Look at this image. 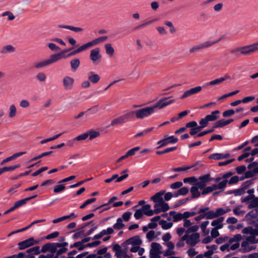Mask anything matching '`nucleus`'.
Wrapping results in <instances>:
<instances>
[{
    "instance_id": "obj_46",
    "label": "nucleus",
    "mask_w": 258,
    "mask_h": 258,
    "mask_svg": "<svg viewBox=\"0 0 258 258\" xmlns=\"http://www.w3.org/2000/svg\"><path fill=\"white\" fill-rule=\"evenodd\" d=\"M225 80V78H220L207 83V85H216L220 84Z\"/></svg>"
},
{
    "instance_id": "obj_14",
    "label": "nucleus",
    "mask_w": 258,
    "mask_h": 258,
    "mask_svg": "<svg viewBox=\"0 0 258 258\" xmlns=\"http://www.w3.org/2000/svg\"><path fill=\"white\" fill-rule=\"evenodd\" d=\"M142 243V241L140 238V237L138 235L134 236L133 237H132L128 239H127L126 241H125L123 244L125 245H130L132 244L133 246L137 245L139 246L141 245Z\"/></svg>"
},
{
    "instance_id": "obj_40",
    "label": "nucleus",
    "mask_w": 258,
    "mask_h": 258,
    "mask_svg": "<svg viewBox=\"0 0 258 258\" xmlns=\"http://www.w3.org/2000/svg\"><path fill=\"white\" fill-rule=\"evenodd\" d=\"M27 253H31L33 252L34 254H38L41 253V250H39V246H36L35 247H31L27 249L26 251Z\"/></svg>"
},
{
    "instance_id": "obj_2",
    "label": "nucleus",
    "mask_w": 258,
    "mask_h": 258,
    "mask_svg": "<svg viewBox=\"0 0 258 258\" xmlns=\"http://www.w3.org/2000/svg\"><path fill=\"white\" fill-rule=\"evenodd\" d=\"M227 183V180H223L218 184H213L212 186L205 187L204 189H203L201 194L202 195H206L210 194V192H212L215 190L222 189L226 186Z\"/></svg>"
},
{
    "instance_id": "obj_13",
    "label": "nucleus",
    "mask_w": 258,
    "mask_h": 258,
    "mask_svg": "<svg viewBox=\"0 0 258 258\" xmlns=\"http://www.w3.org/2000/svg\"><path fill=\"white\" fill-rule=\"evenodd\" d=\"M201 86H197L195 88H192L184 92L183 94L180 97V99H183L190 96L197 94L202 90Z\"/></svg>"
},
{
    "instance_id": "obj_64",
    "label": "nucleus",
    "mask_w": 258,
    "mask_h": 258,
    "mask_svg": "<svg viewBox=\"0 0 258 258\" xmlns=\"http://www.w3.org/2000/svg\"><path fill=\"white\" fill-rule=\"evenodd\" d=\"M235 113V110L234 109H229L224 111L222 113V115L223 117H227L229 116H231Z\"/></svg>"
},
{
    "instance_id": "obj_42",
    "label": "nucleus",
    "mask_w": 258,
    "mask_h": 258,
    "mask_svg": "<svg viewBox=\"0 0 258 258\" xmlns=\"http://www.w3.org/2000/svg\"><path fill=\"white\" fill-rule=\"evenodd\" d=\"M117 199V197H115V196H114V197H112L111 198H110L108 203H106V204H104L98 207H97L96 208H95V209H94L93 210V211H96V210H98V209H101L102 208L104 207V206H109L111 203H112V202H113L114 201L116 200Z\"/></svg>"
},
{
    "instance_id": "obj_47",
    "label": "nucleus",
    "mask_w": 258,
    "mask_h": 258,
    "mask_svg": "<svg viewBox=\"0 0 258 258\" xmlns=\"http://www.w3.org/2000/svg\"><path fill=\"white\" fill-rule=\"evenodd\" d=\"M9 109L10 112L9 114V116L10 118H13L14 116H15L17 112V109L15 105L14 104L11 105Z\"/></svg>"
},
{
    "instance_id": "obj_58",
    "label": "nucleus",
    "mask_w": 258,
    "mask_h": 258,
    "mask_svg": "<svg viewBox=\"0 0 258 258\" xmlns=\"http://www.w3.org/2000/svg\"><path fill=\"white\" fill-rule=\"evenodd\" d=\"M239 180V178L238 176L235 175L232 176L228 181L227 180V183H228L230 185H232L234 184H236Z\"/></svg>"
},
{
    "instance_id": "obj_33",
    "label": "nucleus",
    "mask_w": 258,
    "mask_h": 258,
    "mask_svg": "<svg viewBox=\"0 0 258 258\" xmlns=\"http://www.w3.org/2000/svg\"><path fill=\"white\" fill-rule=\"evenodd\" d=\"M159 224L161 225L162 228L164 230H167L170 229L173 226V223L171 222H167L164 220H161Z\"/></svg>"
},
{
    "instance_id": "obj_45",
    "label": "nucleus",
    "mask_w": 258,
    "mask_h": 258,
    "mask_svg": "<svg viewBox=\"0 0 258 258\" xmlns=\"http://www.w3.org/2000/svg\"><path fill=\"white\" fill-rule=\"evenodd\" d=\"M123 122L122 119L120 116L119 117L113 119L111 121L110 124L108 126V127H110L111 126H114L116 125L121 124H123Z\"/></svg>"
},
{
    "instance_id": "obj_35",
    "label": "nucleus",
    "mask_w": 258,
    "mask_h": 258,
    "mask_svg": "<svg viewBox=\"0 0 258 258\" xmlns=\"http://www.w3.org/2000/svg\"><path fill=\"white\" fill-rule=\"evenodd\" d=\"M88 133V137H89L90 140H92L93 139L98 137L100 136V133L98 131H96L93 130H90L87 132Z\"/></svg>"
},
{
    "instance_id": "obj_49",
    "label": "nucleus",
    "mask_w": 258,
    "mask_h": 258,
    "mask_svg": "<svg viewBox=\"0 0 258 258\" xmlns=\"http://www.w3.org/2000/svg\"><path fill=\"white\" fill-rule=\"evenodd\" d=\"M96 201V199L95 198L88 199L80 206V208L81 209H84L87 205L94 203Z\"/></svg>"
},
{
    "instance_id": "obj_31",
    "label": "nucleus",
    "mask_w": 258,
    "mask_h": 258,
    "mask_svg": "<svg viewBox=\"0 0 258 258\" xmlns=\"http://www.w3.org/2000/svg\"><path fill=\"white\" fill-rule=\"evenodd\" d=\"M101 242L99 240L95 241L90 243H88L86 244H84V246H80L78 248L79 251H82L86 247H93L99 245Z\"/></svg>"
},
{
    "instance_id": "obj_21",
    "label": "nucleus",
    "mask_w": 258,
    "mask_h": 258,
    "mask_svg": "<svg viewBox=\"0 0 258 258\" xmlns=\"http://www.w3.org/2000/svg\"><path fill=\"white\" fill-rule=\"evenodd\" d=\"M229 156L230 154L229 153H214L210 155L209 156V158L215 160H219L227 158Z\"/></svg>"
},
{
    "instance_id": "obj_17",
    "label": "nucleus",
    "mask_w": 258,
    "mask_h": 258,
    "mask_svg": "<svg viewBox=\"0 0 258 258\" xmlns=\"http://www.w3.org/2000/svg\"><path fill=\"white\" fill-rule=\"evenodd\" d=\"M200 241V234L199 233H194L189 235L188 239L187 240V243L191 246H195Z\"/></svg>"
},
{
    "instance_id": "obj_50",
    "label": "nucleus",
    "mask_w": 258,
    "mask_h": 258,
    "mask_svg": "<svg viewBox=\"0 0 258 258\" xmlns=\"http://www.w3.org/2000/svg\"><path fill=\"white\" fill-rule=\"evenodd\" d=\"M195 165H192L190 166H185V167H177V168H173L172 169V171L174 172H180V171H186L187 170L190 169L191 168L194 167Z\"/></svg>"
},
{
    "instance_id": "obj_34",
    "label": "nucleus",
    "mask_w": 258,
    "mask_h": 258,
    "mask_svg": "<svg viewBox=\"0 0 258 258\" xmlns=\"http://www.w3.org/2000/svg\"><path fill=\"white\" fill-rule=\"evenodd\" d=\"M124 226L122 222V219L118 218L116 220V223L113 225V227L115 230H120L123 228Z\"/></svg>"
},
{
    "instance_id": "obj_22",
    "label": "nucleus",
    "mask_w": 258,
    "mask_h": 258,
    "mask_svg": "<svg viewBox=\"0 0 258 258\" xmlns=\"http://www.w3.org/2000/svg\"><path fill=\"white\" fill-rule=\"evenodd\" d=\"M88 77L90 82L93 84H96L100 79V76L98 74H95L92 71L88 73Z\"/></svg>"
},
{
    "instance_id": "obj_48",
    "label": "nucleus",
    "mask_w": 258,
    "mask_h": 258,
    "mask_svg": "<svg viewBox=\"0 0 258 258\" xmlns=\"http://www.w3.org/2000/svg\"><path fill=\"white\" fill-rule=\"evenodd\" d=\"M153 127L146 128V129L144 130V131H143L142 132H141L137 134L135 136V137L138 138L139 137L145 136V135H147L148 133H149L150 132H151L153 130Z\"/></svg>"
},
{
    "instance_id": "obj_55",
    "label": "nucleus",
    "mask_w": 258,
    "mask_h": 258,
    "mask_svg": "<svg viewBox=\"0 0 258 258\" xmlns=\"http://www.w3.org/2000/svg\"><path fill=\"white\" fill-rule=\"evenodd\" d=\"M197 178L195 176H191L189 177L184 178L183 180V181L184 183H195L196 181H197Z\"/></svg>"
},
{
    "instance_id": "obj_7",
    "label": "nucleus",
    "mask_w": 258,
    "mask_h": 258,
    "mask_svg": "<svg viewBox=\"0 0 258 258\" xmlns=\"http://www.w3.org/2000/svg\"><path fill=\"white\" fill-rule=\"evenodd\" d=\"M40 241V240H35L34 238L31 237L29 239L18 243V249L19 250L25 249V248L31 246L34 244H38Z\"/></svg>"
},
{
    "instance_id": "obj_36",
    "label": "nucleus",
    "mask_w": 258,
    "mask_h": 258,
    "mask_svg": "<svg viewBox=\"0 0 258 258\" xmlns=\"http://www.w3.org/2000/svg\"><path fill=\"white\" fill-rule=\"evenodd\" d=\"M159 207H161L162 210L163 212L167 211L170 209V207L168 205V204L167 203H165L164 202V201H163L160 204H155L154 205V208Z\"/></svg>"
},
{
    "instance_id": "obj_12",
    "label": "nucleus",
    "mask_w": 258,
    "mask_h": 258,
    "mask_svg": "<svg viewBox=\"0 0 258 258\" xmlns=\"http://www.w3.org/2000/svg\"><path fill=\"white\" fill-rule=\"evenodd\" d=\"M56 242L47 243L43 245L41 249V252L45 253L49 251L50 253H55L56 251L57 246Z\"/></svg>"
},
{
    "instance_id": "obj_38",
    "label": "nucleus",
    "mask_w": 258,
    "mask_h": 258,
    "mask_svg": "<svg viewBox=\"0 0 258 258\" xmlns=\"http://www.w3.org/2000/svg\"><path fill=\"white\" fill-rule=\"evenodd\" d=\"M177 146L167 148L163 151H157L156 152V153L158 155H162V154L168 153L170 152L174 151L176 150L177 149Z\"/></svg>"
},
{
    "instance_id": "obj_1",
    "label": "nucleus",
    "mask_w": 258,
    "mask_h": 258,
    "mask_svg": "<svg viewBox=\"0 0 258 258\" xmlns=\"http://www.w3.org/2000/svg\"><path fill=\"white\" fill-rule=\"evenodd\" d=\"M155 110L154 106L146 107L135 111V115L139 119H143L151 115Z\"/></svg>"
},
{
    "instance_id": "obj_20",
    "label": "nucleus",
    "mask_w": 258,
    "mask_h": 258,
    "mask_svg": "<svg viewBox=\"0 0 258 258\" xmlns=\"http://www.w3.org/2000/svg\"><path fill=\"white\" fill-rule=\"evenodd\" d=\"M122 120L124 123L132 120L135 117L134 111H127L125 113L120 116Z\"/></svg>"
},
{
    "instance_id": "obj_57",
    "label": "nucleus",
    "mask_w": 258,
    "mask_h": 258,
    "mask_svg": "<svg viewBox=\"0 0 258 258\" xmlns=\"http://www.w3.org/2000/svg\"><path fill=\"white\" fill-rule=\"evenodd\" d=\"M241 239V235L240 234L235 235L233 237L229 240V243H232L233 242H238Z\"/></svg>"
},
{
    "instance_id": "obj_24",
    "label": "nucleus",
    "mask_w": 258,
    "mask_h": 258,
    "mask_svg": "<svg viewBox=\"0 0 258 258\" xmlns=\"http://www.w3.org/2000/svg\"><path fill=\"white\" fill-rule=\"evenodd\" d=\"M224 217H220L213 221L211 223V225L215 227L214 228L218 229H221L223 227V224L222 223L224 221Z\"/></svg>"
},
{
    "instance_id": "obj_25",
    "label": "nucleus",
    "mask_w": 258,
    "mask_h": 258,
    "mask_svg": "<svg viewBox=\"0 0 258 258\" xmlns=\"http://www.w3.org/2000/svg\"><path fill=\"white\" fill-rule=\"evenodd\" d=\"M87 49V48L85 44H84L82 45V46L79 47L78 48L74 50V51H71L66 56H64V57L66 58V57H71L72 56H74V55H76V54L80 53V52H81L83 51H85Z\"/></svg>"
},
{
    "instance_id": "obj_43",
    "label": "nucleus",
    "mask_w": 258,
    "mask_h": 258,
    "mask_svg": "<svg viewBox=\"0 0 258 258\" xmlns=\"http://www.w3.org/2000/svg\"><path fill=\"white\" fill-rule=\"evenodd\" d=\"M52 153V151H48V152H43L42 153H41L40 155L37 156H36V157H34V158H32L30 161L29 162H32V161H36L38 159H39L43 157H45V156H48L49 155H50L51 153Z\"/></svg>"
},
{
    "instance_id": "obj_41",
    "label": "nucleus",
    "mask_w": 258,
    "mask_h": 258,
    "mask_svg": "<svg viewBox=\"0 0 258 258\" xmlns=\"http://www.w3.org/2000/svg\"><path fill=\"white\" fill-rule=\"evenodd\" d=\"M242 233L245 234L254 235V230L251 226H248L242 230Z\"/></svg>"
},
{
    "instance_id": "obj_30",
    "label": "nucleus",
    "mask_w": 258,
    "mask_h": 258,
    "mask_svg": "<svg viewBox=\"0 0 258 258\" xmlns=\"http://www.w3.org/2000/svg\"><path fill=\"white\" fill-rule=\"evenodd\" d=\"M15 51V48L13 46L11 45H8L2 47L0 52L2 54H6L7 53L13 52Z\"/></svg>"
},
{
    "instance_id": "obj_32",
    "label": "nucleus",
    "mask_w": 258,
    "mask_h": 258,
    "mask_svg": "<svg viewBox=\"0 0 258 258\" xmlns=\"http://www.w3.org/2000/svg\"><path fill=\"white\" fill-rule=\"evenodd\" d=\"M160 219V216H156L151 219V222L148 224V226L150 229H153L156 228L158 224L156 222L158 221Z\"/></svg>"
},
{
    "instance_id": "obj_6",
    "label": "nucleus",
    "mask_w": 258,
    "mask_h": 258,
    "mask_svg": "<svg viewBox=\"0 0 258 258\" xmlns=\"http://www.w3.org/2000/svg\"><path fill=\"white\" fill-rule=\"evenodd\" d=\"M177 142L178 139L177 138L174 137L173 136H171L158 141L157 144L158 146L157 148L160 149L169 144L176 143Z\"/></svg>"
},
{
    "instance_id": "obj_56",
    "label": "nucleus",
    "mask_w": 258,
    "mask_h": 258,
    "mask_svg": "<svg viewBox=\"0 0 258 258\" xmlns=\"http://www.w3.org/2000/svg\"><path fill=\"white\" fill-rule=\"evenodd\" d=\"M36 79L40 82H44L46 79V76L44 73H38L36 76Z\"/></svg>"
},
{
    "instance_id": "obj_28",
    "label": "nucleus",
    "mask_w": 258,
    "mask_h": 258,
    "mask_svg": "<svg viewBox=\"0 0 258 258\" xmlns=\"http://www.w3.org/2000/svg\"><path fill=\"white\" fill-rule=\"evenodd\" d=\"M58 27L61 28L69 29L75 32H79L84 30V29L82 28L74 27L70 25H59Z\"/></svg>"
},
{
    "instance_id": "obj_11",
    "label": "nucleus",
    "mask_w": 258,
    "mask_h": 258,
    "mask_svg": "<svg viewBox=\"0 0 258 258\" xmlns=\"http://www.w3.org/2000/svg\"><path fill=\"white\" fill-rule=\"evenodd\" d=\"M245 218L250 224H253L258 221V210L254 209L248 212L245 215Z\"/></svg>"
},
{
    "instance_id": "obj_53",
    "label": "nucleus",
    "mask_w": 258,
    "mask_h": 258,
    "mask_svg": "<svg viewBox=\"0 0 258 258\" xmlns=\"http://www.w3.org/2000/svg\"><path fill=\"white\" fill-rule=\"evenodd\" d=\"M27 202V201L26 200V198H25L15 202L14 206L16 209H18L19 207L25 205Z\"/></svg>"
},
{
    "instance_id": "obj_23",
    "label": "nucleus",
    "mask_w": 258,
    "mask_h": 258,
    "mask_svg": "<svg viewBox=\"0 0 258 258\" xmlns=\"http://www.w3.org/2000/svg\"><path fill=\"white\" fill-rule=\"evenodd\" d=\"M220 111L216 110L211 112L210 114L206 115L205 117L209 121H213L219 118Z\"/></svg>"
},
{
    "instance_id": "obj_39",
    "label": "nucleus",
    "mask_w": 258,
    "mask_h": 258,
    "mask_svg": "<svg viewBox=\"0 0 258 258\" xmlns=\"http://www.w3.org/2000/svg\"><path fill=\"white\" fill-rule=\"evenodd\" d=\"M257 207H258V197H255L254 196V198H253L250 201L248 206V208L249 209H251Z\"/></svg>"
},
{
    "instance_id": "obj_59",
    "label": "nucleus",
    "mask_w": 258,
    "mask_h": 258,
    "mask_svg": "<svg viewBox=\"0 0 258 258\" xmlns=\"http://www.w3.org/2000/svg\"><path fill=\"white\" fill-rule=\"evenodd\" d=\"M59 234V232L55 231V232H53L47 235L45 237H44L43 239H53V238L58 237Z\"/></svg>"
},
{
    "instance_id": "obj_8",
    "label": "nucleus",
    "mask_w": 258,
    "mask_h": 258,
    "mask_svg": "<svg viewBox=\"0 0 258 258\" xmlns=\"http://www.w3.org/2000/svg\"><path fill=\"white\" fill-rule=\"evenodd\" d=\"M239 50L240 51V53L241 54L248 55L258 50V47H256L255 44L254 43L251 45L240 47V49H239Z\"/></svg>"
},
{
    "instance_id": "obj_18",
    "label": "nucleus",
    "mask_w": 258,
    "mask_h": 258,
    "mask_svg": "<svg viewBox=\"0 0 258 258\" xmlns=\"http://www.w3.org/2000/svg\"><path fill=\"white\" fill-rule=\"evenodd\" d=\"M165 191L164 190H162L153 196L151 198V200L155 203V204H160L164 201L162 196L165 194Z\"/></svg>"
},
{
    "instance_id": "obj_3",
    "label": "nucleus",
    "mask_w": 258,
    "mask_h": 258,
    "mask_svg": "<svg viewBox=\"0 0 258 258\" xmlns=\"http://www.w3.org/2000/svg\"><path fill=\"white\" fill-rule=\"evenodd\" d=\"M213 181V179L210 174H207L203 176H200L195 182L194 185L198 186L200 189L202 190L206 187L207 183Z\"/></svg>"
},
{
    "instance_id": "obj_16",
    "label": "nucleus",
    "mask_w": 258,
    "mask_h": 258,
    "mask_svg": "<svg viewBox=\"0 0 258 258\" xmlns=\"http://www.w3.org/2000/svg\"><path fill=\"white\" fill-rule=\"evenodd\" d=\"M74 79L69 76H66L62 80L64 89L66 90H71L73 87Z\"/></svg>"
},
{
    "instance_id": "obj_27",
    "label": "nucleus",
    "mask_w": 258,
    "mask_h": 258,
    "mask_svg": "<svg viewBox=\"0 0 258 258\" xmlns=\"http://www.w3.org/2000/svg\"><path fill=\"white\" fill-rule=\"evenodd\" d=\"M199 189L200 188L195 185L191 186L190 189V191L191 192L192 198L196 199L199 198L201 196L202 194L199 191Z\"/></svg>"
},
{
    "instance_id": "obj_63",
    "label": "nucleus",
    "mask_w": 258,
    "mask_h": 258,
    "mask_svg": "<svg viewBox=\"0 0 258 258\" xmlns=\"http://www.w3.org/2000/svg\"><path fill=\"white\" fill-rule=\"evenodd\" d=\"M161 253V252H157L153 250H150V258H160V254Z\"/></svg>"
},
{
    "instance_id": "obj_37",
    "label": "nucleus",
    "mask_w": 258,
    "mask_h": 258,
    "mask_svg": "<svg viewBox=\"0 0 258 258\" xmlns=\"http://www.w3.org/2000/svg\"><path fill=\"white\" fill-rule=\"evenodd\" d=\"M105 49L106 50V53L108 55L110 56L113 55L114 53V49L110 43L106 44L105 45Z\"/></svg>"
},
{
    "instance_id": "obj_4",
    "label": "nucleus",
    "mask_w": 258,
    "mask_h": 258,
    "mask_svg": "<svg viewBox=\"0 0 258 258\" xmlns=\"http://www.w3.org/2000/svg\"><path fill=\"white\" fill-rule=\"evenodd\" d=\"M222 38H220L218 39V40L216 41H207L206 42H204L203 43H201L200 44L194 46L192 48H191L189 49V52L190 53H194L196 52H197L201 49L209 47L214 44L220 42Z\"/></svg>"
},
{
    "instance_id": "obj_60",
    "label": "nucleus",
    "mask_w": 258,
    "mask_h": 258,
    "mask_svg": "<svg viewBox=\"0 0 258 258\" xmlns=\"http://www.w3.org/2000/svg\"><path fill=\"white\" fill-rule=\"evenodd\" d=\"M228 211H229V210H225L222 208H218V209H217V210L215 212L216 217H218L220 216H222V215H224V214L226 213L227 212H228Z\"/></svg>"
},
{
    "instance_id": "obj_9",
    "label": "nucleus",
    "mask_w": 258,
    "mask_h": 258,
    "mask_svg": "<svg viewBox=\"0 0 258 258\" xmlns=\"http://www.w3.org/2000/svg\"><path fill=\"white\" fill-rule=\"evenodd\" d=\"M101 55L100 54V49L98 47L95 48L91 50L90 58L94 64H98L100 62L101 58Z\"/></svg>"
},
{
    "instance_id": "obj_29",
    "label": "nucleus",
    "mask_w": 258,
    "mask_h": 258,
    "mask_svg": "<svg viewBox=\"0 0 258 258\" xmlns=\"http://www.w3.org/2000/svg\"><path fill=\"white\" fill-rule=\"evenodd\" d=\"M151 206L149 204L145 205L142 206V207L140 209L141 210L142 212H143L144 214L148 216H153V212L152 210H150Z\"/></svg>"
},
{
    "instance_id": "obj_5",
    "label": "nucleus",
    "mask_w": 258,
    "mask_h": 258,
    "mask_svg": "<svg viewBox=\"0 0 258 258\" xmlns=\"http://www.w3.org/2000/svg\"><path fill=\"white\" fill-rule=\"evenodd\" d=\"M58 56L57 55H51L49 58L44 61L38 62L34 64V68L36 69H40L45 67L58 60Z\"/></svg>"
},
{
    "instance_id": "obj_51",
    "label": "nucleus",
    "mask_w": 258,
    "mask_h": 258,
    "mask_svg": "<svg viewBox=\"0 0 258 258\" xmlns=\"http://www.w3.org/2000/svg\"><path fill=\"white\" fill-rule=\"evenodd\" d=\"M65 188L66 187L64 184H57L54 187L53 192L55 193H59L63 191Z\"/></svg>"
},
{
    "instance_id": "obj_62",
    "label": "nucleus",
    "mask_w": 258,
    "mask_h": 258,
    "mask_svg": "<svg viewBox=\"0 0 258 258\" xmlns=\"http://www.w3.org/2000/svg\"><path fill=\"white\" fill-rule=\"evenodd\" d=\"M240 49V47H236V48H233L230 50V52L231 53L235 54V56L236 57H239L241 56V54L240 53V51L239 50V49Z\"/></svg>"
},
{
    "instance_id": "obj_61",
    "label": "nucleus",
    "mask_w": 258,
    "mask_h": 258,
    "mask_svg": "<svg viewBox=\"0 0 258 258\" xmlns=\"http://www.w3.org/2000/svg\"><path fill=\"white\" fill-rule=\"evenodd\" d=\"M183 185L181 181H176L170 184V187L172 189H178L180 188Z\"/></svg>"
},
{
    "instance_id": "obj_19",
    "label": "nucleus",
    "mask_w": 258,
    "mask_h": 258,
    "mask_svg": "<svg viewBox=\"0 0 258 258\" xmlns=\"http://www.w3.org/2000/svg\"><path fill=\"white\" fill-rule=\"evenodd\" d=\"M233 121L234 119L232 118L229 119L227 120H225L224 119H221L214 123V128L223 127Z\"/></svg>"
},
{
    "instance_id": "obj_44",
    "label": "nucleus",
    "mask_w": 258,
    "mask_h": 258,
    "mask_svg": "<svg viewBox=\"0 0 258 258\" xmlns=\"http://www.w3.org/2000/svg\"><path fill=\"white\" fill-rule=\"evenodd\" d=\"M151 247L150 250L157 252H161V249L162 248L161 245L157 242H153L151 244Z\"/></svg>"
},
{
    "instance_id": "obj_26",
    "label": "nucleus",
    "mask_w": 258,
    "mask_h": 258,
    "mask_svg": "<svg viewBox=\"0 0 258 258\" xmlns=\"http://www.w3.org/2000/svg\"><path fill=\"white\" fill-rule=\"evenodd\" d=\"M70 65L71 70L75 72L78 69L80 65V61L79 58H74L71 60Z\"/></svg>"
},
{
    "instance_id": "obj_15",
    "label": "nucleus",
    "mask_w": 258,
    "mask_h": 258,
    "mask_svg": "<svg viewBox=\"0 0 258 258\" xmlns=\"http://www.w3.org/2000/svg\"><path fill=\"white\" fill-rule=\"evenodd\" d=\"M107 39H108L107 36H103L99 37L97 38H96L91 41L85 43V44L88 49V48H89L90 47H91L93 46H94V45H96L100 43L105 42Z\"/></svg>"
},
{
    "instance_id": "obj_54",
    "label": "nucleus",
    "mask_w": 258,
    "mask_h": 258,
    "mask_svg": "<svg viewBox=\"0 0 258 258\" xmlns=\"http://www.w3.org/2000/svg\"><path fill=\"white\" fill-rule=\"evenodd\" d=\"M21 185V182L14 184L8 191V193L13 195L14 193L17 191V189L20 187Z\"/></svg>"
},
{
    "instance_id": "obj_10",
    "label": "nucleus",
    "mask_w": 258,
    "mask_h": 258,
    "mask_svg": "<svg viewBox=\"0 0 258 258\" xmlns=\"http://www.w3.org/2000/svg\"><path fill=\"white\" fill-rule=\"evenodd\" d=\"M174 102V100L171 98H164L160 99L155 105H154V108H159L160 109L163 108L165 106L172 104Z\"/></svg>"
},
{
    "instance_id": "obj_52",
    "label": "nucleus",
    "mask_w": 258,
    "mask_h": 258,
    "mask_svg": "<svg viewBox=\"0 0 258 258\" xmlns=\"http://www.w3.org/2000/svg\"><path fill=\"white\" fill-rule=\"evenodd\" d=\"M207 219H212L217 218L215 212L214 211H209L205 213Z\"/></svg>"
}]
</instances>
